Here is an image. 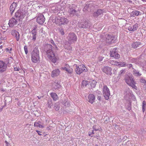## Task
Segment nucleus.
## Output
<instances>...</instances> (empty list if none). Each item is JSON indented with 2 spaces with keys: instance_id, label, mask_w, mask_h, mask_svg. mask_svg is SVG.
<instances>
[{
  "instance_id": "nucleus-1",
  "label": "nucleus",
  "mask_w": 146,
  "mask_h": 146,
  "mask_svg": "<svg viewBox=\"0 0 146 146\" xmlns=\"http://www.w3.org/2000/svg\"><path fill=\"white\" fill-rule=\"evenodd\" d=\"M52 47L51 44H46L44 46V49L49 59L53 63H55L57 60V58L52 51Z\"/></svg>"
},
{
  "instance_id": "nucleus-2",
  "label": "nucleus",
  "mask_w": 146,
  "mask_h": 146,
  "mask_svg": "<svg viewBox=\"0 0 146 146\" xmlns=\"http://www.w3.org/2000/svg\"><path fill=\"white\" fill-rule=\"evenodd\" d=\"M26 12L22 10H20L17 11L15 13L16 19L12 18L9 21V25L10 27H12L16 25L17 24V18L18 17L20 19H23L25 16Z\"/></svg>"
},
{
  "instance_id": "nucleus-3",
  "label": "nucleus",
  "mask_w": 146,
  "mask_h": 146,
  "mask_svg": "<svg viewBox=\"0 0 146 146\" xmlns=\"http://www.w3.org/2000/svg\"><path fill=\"white\" fill-rule=\"evenodd\" d=\"M39 59V50L35 48L31 53V60L34 63H38L40 61Z\"/></svg>"
},
{
  "instance_id": "nucleus-4",
  "label": "nucleus",
  "mask_w": 146,
  "mask_h": 146,
  "mask_svg": "<svg viewBox=\"0 0 146 146\" xmlns=\"http://www.w3.org/2000/svg\"><path fill=\"white\" fill-rule=\"evenodd\" d=\"M125 82L129 86H131L133 89L137 90V87L135 86L136 82L134 80L133 76H128L125 79Z\"/></svg>"
},
{
  "instance_id": "nucleus-5",
  "label": "nucleus",
  "mask_w": 146,
  "mask_h": 146,
  "mask_svg": "<svg viewBox=\"0 0 146 146\" xmlns=\"http://www.w3.org/2000/svg\"><path fill=\"white\" fill-rule=\"evenodd\" d=\"M55 20V23L59 25H66L69 21L66 18L64 17H56Z\"/></svg>"
},
{
  "instance_id": "nucleus-6",
  "label": "nucleus",
  "mask_w": 146,
  "mask_h": 146,
  "mask_svg": "<svg viewBox=\"0 0 146 146\" xmlns=\"http://www.w3.org/2000/svg\"><path fill=\"white\" fill-rule=\"evenodd\" d=\"M75 69L76 73L78 74H80L83 72H86L88 71L87 68L83 64H81L79 66H76Z\"/></svg>"
},
{
  "instance_id": "nucleus-7",
  "label": "nucleus",
  "mask_w": 146,
  "mask_h": 146,
  "mask_svg": "<svg viewBox=\"0 0 146 146\" xmlns=\"http://www.w3.org/2000/svg\"><path fill=\"white\" fill-rule=\"evenodd\" d=\"M68 42L70 44L75 43L77 41V36L74 33H70L68 34L67 37Z\"/></svg>"
},
{
  "instance_id": "nucleus-8",
  "label": "nucleus",
  "mask_w": 146,
  "mask_h": 146,
  "mask_svg": "<svg viewBox=\"0 0 146 146\" xmlns=\"http://www.w3.org/2000/svg\"><path fill=\"white\" fill-rule=\"evenodd\" d=\"M103 94L106 100H108L109 99L110 96V92L109 89L106 85H104L103 88Z\"/></svg>"
},
{
  "instance_id": "nucleus-9",
  "label": "nucleus",
  "mask_w": 146,
  "mask_h": 146,
  "mask_svg": "<svg viewBox=\"0 0 146 146\" xmlns=\"http://www.w3.org/2000/svg\"><path fill=\"white\" fill-rule=\"evenodd\" d=\"M114 36L111 34H106L105 36V38L107 43L109 44L113 42V41L114 38Z\"/></svg>"
},
{
  "instance_id": "nucleus-10",
  "label": "nucleus",
  "mask_w": 146,
  "mask_h": 146,
  "mask_svg": "<svg viewBox=\"0 0 146 146\" xmlns=\"http://www.w3.org/2000/svg\"><path fill=\"white\" fill-rule=\"evenodd\" d=\"M100 93V92L97 90L94 93V94H92V100H94L95 97H96L97 99L99 101H100L101 100L102 94Z\"/></svg>"
},
{
  "instance_id": "nucleus-11",
  "label": "nucleus",
  "mask_w": 146,
  "mask_h": 146,
  "mask_svg": "<svg viewBox=\"0 0 146 146\" xmlns=\"http://www.w3.org/2000/svg\"><path fill=\"white\" fill-rule=\"evenodd\" d=\"M117 50V48H116L111 52L110 56L111 57H113L115 59H118L120 57V55L118 53Z\"/></svg>"
},
{
  "instance_id": "nucleus-12",
  "label": "nucleus",
  "mask_w": 146,
  "mask_h": 146,
  "mask_svg": "<svg viewBox=\"0 0 146 146\" xmlns=\"http://www.w3.org/2000/svg\"><path fill=\"white\" fill-rule=\"evenodd\" d=\"M7 68L6 64L2 61H0V73L3 72L5 71Z\"/></svg>"
},
{
  "instance_id": "nucleus-13",
  "label": "nucleus",
  "mask_w": 146,
  "mask_h": 146,
  "mask_svg": "<svg viewBox=\"0 0 146 146\" xmlns=\"http://www.w3.org/2000/svg\"><path fill=\"white\" fill-rule=\"evenodd\" d=\"M112 69L108 66L104 67L103 68V71L108 75H111Z\"/></svg>"
},
{
  "instance_id": "nucleus-14",
  "label": "nucleus",
  "mask_w": 146,
  "mask_h": 146,
  "mask_svg": "<svg viewBox=\"0 0 146 146\" xmlns=\"http://www.w3.org/2000/svg\"><path fill=\"white\" fill-rule=\"evenodd\" d=\"M45 21V18L44 15L42 14H40L37 17V22L40 25H42Z\"/></svg>"
},
{
  "instance_id": "nucleus-15",
  "label": "nucleus",
  "mask_w": 146,
  "mask_h": 146,
  "mask_svg": "<svg viewBox=\"0 0 146 146\" xmlns=\"http://www.w3.org/2000/svg\"><path fill=\"white\" fill-rule=\"evenodd\" d=\"M12 35L15 36V37L16 40L18 41L19 40V33L16 30H12L11 32Z\"/></svg>"
},
{
  "instance_id": "nucleus-16",
  "label": "nucleus",
  "mask_w": 146,
  "mask_h": 146,
  "mask_svg": "<svg viewBox=\"0 0 146 146\" xmlns=\"http://www.w3.org/2000/svg\"><path fill=\"white\" fill-rule=\"evenodd\" d=\"M103 12L102 10L98 9L96 12H94L93 14V16L94 17H97L99 16L102 14Z\"/></svg>"
},
{
  "instance_id": "nucleus-17",
  "label": "nucleus",
  "mask_w": 146,
  "mask_h": 146,
  "mask_svg": "<svg viewBox=\"0 0 146 146\" xmlns=\"http://www.w3.org/2000/svg\"><path fill=\"white\" fill-rule=\"evenodd\" d=\"M17 4L14 2L11 5L10 9L11 12V15H12L14 12V10L17 7Z\"/></svg>"
},
{
  "instance_id": "nucleus-18",
  "label": "nucleus",
  "mask_w": 146,
  "mask_h": 146,
  "mask_svg": "<svg viewBox=\"0 0 146 146\" xmlns=\"http://www.w3.org/2000/svg\"><path fill=\"white\" fill-rule=\"evenodd\" d=\"M63 69L70 74L72 73L73 71V69L69 67V66L67 64H66V66L63 67Z\"/></svg>"
},
{
  "instance_id": "nucleus-19",
  "label": "nucleus",
  "mask_w": 146,
  "mask_h": 146,
  "mask_svg": "<svg viewBox=\"0 0 146 146\" xmlns=\"http://www.w3.org/2000/svg\"><path fill=\"white\" fill-rule=\"evenodd\" d=\"M60 71L58 69H56L52 71L51 76L52 77H54L58 76L60 74Z\"/></svg>"
},
{
  "instance_id": "nucleus-20",
  "label": "nucleus",
  "mask_w": 146,
  "mask_h": 146,
  "mask_svg": "<svg viewBox=\"0 0 146 146\" xmlns=\"http://www.w3.org/2000/svg\"><path fill=\"white\" fill-rule=\"evenodd\" d=\"M143 14L142 12H140L137 10H135L132 11L131 13V15H132L133 17H135V16H138L140 15Z\"/></svg>"
},
{
  "instance_id": "nucleus-21",
  "label": "nucleus",
  "mask_w": 146,
  "mask_h": 146,
  "mask_svg": "<svg viewBox=\"0 0 146 146\" xmlns=\"http://www.w3.org/2000/svg\"><path fill=\"white\" fill-rule=\"evenodd\" d=\"M60 85L56 81H55L52 84V87L53 89L56 90L60 87Z\"/></svg>"
},
{
  "instance_id": "nucleus-22",
  "label": "nucleus",
  "mask_w": 146,
  "mask_h": 146,
  "mask_svg": "<svg viewBox=\"0 0 146 146\" xmlns=\"http://www.w3.org/2000/svg\"><path fill=\"white\" fill-rule=\"evenodd\" d=\"M132 69L133 70V74L134 76L139 77L141 75V74L139 73V71L135 70L133 68H132Z\"/></svg>"
},
{
  "instance_id": "nucleus-23",
  "label": "nucleus",
  "mask_w": 146,
  "mask_h": 146,
  "mask_svg": "<svg viewBox=\"0 0 146 146\" xmlns=\"http://www.w3.org/2000/svg\"><path fill=\"white\" fill-rule=\"evenodd\" d=\"M50 95L53 100L56 101L58 100V97L56 93L54 92L51 93Z\"/></svg>"
},
{
  "instance_id": "nucleus-24",
  "label": "nucleus",
  "mask_w": 146,
  "mask_h": 146,
  "mask_svg": "<svg viewBox=\"0 0 146 146\" xmlns=\"http://www.w3.org/2000/svg\"><path fill=\"white\" fill-rule=\"evenodd\" d=\"M131 91L130 90V89L128 88L125 89L124 92V94L127 96L129 97V96L130 94H131Z\"/></svg>"
},
{
  "instance_id": "nucleus-25",
  "label": "nucleus",
  "mask_w": 146,
  "mask_h": 146,
  "mask_svg": "<svg viewBox=\"0 0 146 146\" xmlns=\"http://www.w3.org/2000/svg\"><path fill=\"white\" fill-rule=\"evenodd\" d=\"M85 24H83V23H79L78 25V27L80 28H86L88 26V23L85 22Z\"/></svg>"
},
{
  "instance_id": "nucleus-26",
  "label": "nucleus",
  "mask_w": 146,
  "mask_h": 146,
  "mask_svg": "<svg viewBox=\"0 0 146 146\" xmlns=\"http://www.w3.org/2000/svg\"><path fill=\"white\" fill-rule=\"evenodd\" d=\"M93 131H92V134L95 133L94 131H97L99 130L100 128V126L98 125H95L93 126Z\"/></svg>"
},
{
  "instance_id": "nucleus-27",
  "label": "nucleus",
  "mask_w": 146,
  "mask_h": 146,
  "mask_svg": "<svg viewBox=\"0 0 146 146\" xmlns=\"http://www.w3.org/2000/svg\"><path fill=\"white\" fill-rule=\"evenodd\" d=\"M77 11L75 10L74 9L72 8L71 7H70L69 9L68 10V12L69 13L72 15H76V12Z\"/></svg>"
},
{
  "instance_id": "nucleus-28",
  "label": "nucleus",
  "mask_w": 146,
  "mask_h": 146,
  "mask_svg": "<svg viewBox=\"0 0 146 146\" xmlns=\"http://www.w3.org/2000/svg\"><path fill=\"white\" fill-rule=\"evenodd\" d=\"M140 45H141L140 42H136L133 43L131 46L133 48H136L139 46Z\"/></svg>"
},
{
  "instance_id": "nucleus-29",
  "label": "nucleus",
  "mask_w": 146,
  "mask_h": 146,
  "mask_svg": "<svg viewBox=\"0 0 146 146\" xmlns=\"http://www.w3.org/2000/svg\"><path fill=\"white\" fill-rule=\"evenodd\" d=\"M118 63V62L116 61L113 60H110L108 62V64H111L112 65L117 66V64Z\"/></svg>"
},
{
  "instance_id": "nucleus-30",
  "label": "nucleus",
  "mask_w": 146,
  "mask_h": 146,
  "mask_svg": "<svg viewBox=\"0 0 146 146\" xmlns=\"http://www.w3.org/2000/svg\"><path fill=\"white\" fill-rule=\"evenodd\" d=\"M34 126L35 127H38L40 128H43L44 126L40 125L38 122H35L34 123Z\"/></svg>"
},
{
  "instance_id": "nucleus-31",
  "label": "nucleus",
  "mask_w": 146,
  "mask_h": 146,
  "mask_svg": "<svg viewBox=\"0 0 146 146\" xmlns=\"http://www.w3.org/2000/svg\"><path fill=\"white\" fill-rule=\"evenodd\" d=\"M62 104L66 106H68L70 105V103L67 102V100L66 99L62 102Z\"/></svg>"
},
{
  "instance_id": "nucleus-32",
  "label": "nucleus",
  "mask_w": 146,
  "mask_h": 146,
  "mask_svg": "<svg viewBox=\"0 0 146 146\" xmlns=\"http://www.w3.org/2000/svg\"><path fill=\"white\" fill-rule=\"evenodd\" d=\"M117 66L122 67H125L126 66V63L124 62H118L117 64Z\"/></svg>"
},
{
  "instance_id": "nucleus-33",
  "label": "nucleus",
  "mask_w": 146,
  "mask_h": 146,
  "mask_svg": "<svg viewBox=\"0 0 146 146\" xmlns=\"http://www.w3.org/2000/svg\"><path fill=\"white\" fill-rule=\"evenodd\" d=\"M126 72L125 69H123L121 70L118 74V76L120 77L122 75Z\"/></svg>"
},
{
  "instance_id": "nucleus-34",
  "label": "nucleus",
  "mask_w": 146,
  "mask_h": 146,
  "mask_svg": "<svg viewBox=\"0 0 146 146\" xmlns=\"http://www.w3.org/2000/svg\"><path fill=\"white\" fill-rule=\"evenodd\" d=\"M90 82L88 81L84 80L82 81V84L83 87L86 86Z\"/></svg>"
},
{
  "instance_id": "nucleus-35",
  "label": "nucleus",
  "mask_w": 146,
  "mask_h": 146,
  "mask_svg": "<svg viewBox=\"0 0 146 146\" xmlns=\"http://www.w3.org/2000/svg\"><path fill=\"white\" fill-rule=\"evenodd\" d=\"M146 102L145 101H143V102L142 105V111L143 112H144L145 110Z\"/></svg>"
},
{
  "instance_id": "nucleus-36",
  "label": "nucleus",
  "mask_w": 146,
  "mask_h": 146,
  "mask_svg": "<svg viewBox=\"0 0 146 146\" xmlns=\"http://www.w3.org/2000/svg\"><path fill=\"white\" fill-rule=\"evenodd\" d=\"M49 42L53 45V46L56 49L58 50V48L52 39H50L49 41Z\"/></svg>"
},
{
  "instance_id": "nucleus-37",
  "label": "nucleus",
  "mask_w": 146,
  "mask_h": 146,
  "mask_svg": "<svg viewBox=\"0 0 146 146\" xmlns=\"http://www.w3.org/2000/svg\"><path fill=\"white\" fill-rule=\"evenodd\" d=\"M138 27V25L137 23H135L133 26V29L134 31L136 30Z\"/></svg>"
},
{
  "instance_id": "nucleus-38",
  "label": "nucleus",
  "mask_w": 146,
  "mask_h": 146,
  "mask_svg": "<svg viewBox=\"0 0 146 146\" xmlns=\"http://www.w3.org/2000/svg\"><path fill=\"white\" fill-rule=\"evenodd\" d=\"M52 105V101L51 100H49L48 101V107L51 108Z\"/></svg>"
},
{
  "instance_id": "nucleus-39",
  "label": "nucleus",
  "mask_w": 146,
  "mask_h": 146,
  "mask_svg": "<svg viewBox=\"0 0 146 146\" xmlns=\"http://www.w3.org/2000/svg\"><path fill=\"white\" fill-rule=\"evenodd\" d=\"M97 83V81L95 80H93L92 81V87L94 88Z\"/></svg>"
},
{
  "instance_id": "nucleus-40",
  "label": "nucleus",
  "mask_w": 146,
  "mask_h": 146,
  "mask_svg": "<svg viewBox=\"0 0 146 146\" xmlns=\"http://www.w3.org/2000/svg\"><path fill=\"white\" fill-rule=\"evenodd\" d=\"M59 32L61 34L63 35L64 34V31L63 29H60Z\"/></svg>"
},
{
  "instance_id": "nucleus-41",
  "label": "nucleus",
  "mask_w": 146,
  "mask_h": 146,
  "mask_svg": "<svg viewBox=\"0 0 146 146\" xmlns=\"http://www.w3.org/2000/svg\"><path fill=\"white\" fill-rule=\"evenodd\" d=\"M140 82L142 83H143L144 84H145L146 83V81L143 78H141L140 79Z\"/></svg>"
},
{
  "instance_id": "nucleus-42",
  "label": "nucleus",
  "mask_w": 146,
  "mask_h": 146,
  "mask_svg": "<svg viewBox=\"0 0 146 146\" xmlns=\"http://www.w3.org/2000/svg\"><path fill=\"white\" fill-rule=\"evenodd\" d=\"M24 50L26 54H27L28 52V50L27 47L26 46H25L24 47Z\"/></svg>"
},
{
  "instance_id": "nucleus-43",
  "label": "nucleus",
  "mask_w": 146,
  "mask_h": 146,
  "mask_svg": "<svg viewBox=\"0 0 146 146\" xmlns=\"http://www.w3.org/2000/svg\"><path fill=\"white\" fill-rule=\"evenodd\" d=\"M126 66H127L129 69H130L131 68H133L132 66V65L131 64H126Z\"/></svg>"
},
{
  "instance_id": "nucleus-44",
  "label": "nucleus",
  "mask_w": 146,
  "mask_h": 146,
  "mask_svg": "<svg viewBox=\"0 0 146 146\" xmlns=\"http://www.w3.org/2000/svg\"><path fill=\"white\" fill-rule=\"evenodd\" d=\"M32 33L33 35H36V32L35 29H34L32 31Z\"/></svg>"
},
{
  "instance_id": "nucleus-45",
  "label": "nucleus",
  "mask_w": 146,
  "mask_h": 146,
  "mask_svg": "<svg viewBox=\"0 0 146 146\" xmlns=\"http://www.w3.org/2000/svg\"><path fill=\"white\" fill-rule=\"evenodd\" d=\"M54 108L56 110L58 111L59 109V107L58 106H55Z\"/></svg>"
},
{
  "instance_id": "nucleus-46",
  "label": "nucleus",
  "mask_w": 146,
  "mask_h": 146,
  "mask_svg": "<svg viewBox=\"0 0 146 146\" xmlns=\"http://www.w3.org/2000/svg\"><path fill=\"white\" fill-rule=\"evenodd\" d=\"M128 29L129 31H134L133 27L131 26H129L128 27Z\"/></svg>"
},
{
  "instance_id": "nucleus-47",
  "label": "nucleus",
  "mask_w": 146,
  "mask_h": 146,
  "mask_svg": "<svg viewBox=\"0 0 146 146\" xmlns=\"http://www.w3.org/2000/svg\"><path fill=\"white\" fill-rule=\"evenodd\" d=\"M88 102H89L90 103L91 102V96L90 94L88 96Z\"/></svg>"
},
{
  "instance_id": "nucleus-48",
  "label": "nucleus",
  "mask_w": 146,
  "mask_h": 146,
  "mask_svg": "<svg viewBox=\"0 0 146 146\" xmlns=\"http://www.w3.org/2000/svg\"><path fill=\"white\" fill-rule=\"evenodd\" d=\"M36 35H33V38L32 40L33 41H35L36 39Z\"/></svg>"
},
{
  "instance_id": "nucleus-49",
  "label": "nucleus",
  "mask_w": 146,
  "mask_h": 146,
  "mask_svg": "<svg viewBox=\"0 0 146 146\" xmlns=\"http://www.w3.org/2000/svg\"><path fill=\"white\" fill-rule=\"evenodd\" d=\"M104 57L102 56H100L99 58V60L100 61H102Z\"/></svg>"
},
{
  "instance_id": "nucleus-50",
  "label": "nucleus",
  "mask_w": 146,
  "mask_h": 146,
  "mask_svg": "<svg viewBox=\"0 0 146 146\" xmlns=\"http://www.w3.org/2000/svg\"><path fill=\"white\" fill-rule=\"evenodd\" d=\"M97 51H95L93 53L94 54L93 56V58H94V57H95L96 56L97 54Z\"/></svg>"
},
{
  "instance_id": "nucleus-51",
  "label": "nucleus",
  "mask_w": 146,
  "mask_h": 146,
  "mask_svg": "<svg viewBox=\"0 0 146 146\" xmlns=\"http://www.w3.org/2000/svg\"><path fill=\"white\" fill-rule=\"evenodd\" d=\"M92 120H93L94 121V123H95V122H96L97 121L96 119L94 117L92 118Z\"/></svg>"
},
{
  "instance_id": "nucleus-52",
  "label": "nucleus",
  "mask_w": 146,
  "mask_h": 146,
  "mask_svg": "<svg viewBox=\"0 0 146 146\" xmlns=\"http://www.w3.org/2000/svg\"><path fill=\"white\" fill-rule=\"evenodd\" d=\"M36 132H37V133H38V134L40 135H42V134H40V133H41V132L39 131H38V130H36Z\"/></svg>"
},
{
  "instance_id": "nucleus-53",
  "label": "nucleus",
  "mask_w": 146,
  "mask_h": 146,
  "mask_svg": "<svg viewBox=\"0 0 146 146\" xmlns=\"http://www.w3.org/2000/svg\"><path fill=\"white\" fill-rule=\"evenodd\" d=\"M14 70L15 71H19V68L17 67H15L14 68Z\"/></svg>"
},
{
  "instance_id": "nucleus-54",
  "label": "nucleus",
  "mask_w": 146,
  "mask_h": 146,
  "mask_svg": "<svg viewBox=\"0 0 146 146\" xmlns=\"http://www.w3.org/2000/svg\"><path fill=\"white\" fill-rule=\"evenodd\" d=\"M127 109L128 110H130L131 109V106H129L127 108Z\"/></svg>"
},
{
  "instance_id": "nucleus-55",
  "label": "nucleus",
  "mask_w": 146,
  "mask_h": 146,
  "mask_svg": "<svg viewBox=\"0 0 146 146\" xmlns=\"http://www.w3.org/2000/svg\"><path fill=\"white\" fill-rule=\"evenodd\" d=\"M113 71L114 72V73L116 74L117 73V70L115 69H113Z\"/></svg>"
},
{
  "instance_id": "nucleus-56",
  "label": "nucleus",
  "mask_w": 146,
  "mask_h": 146,
  "mask_svg": "<svg viewBox=\"0 0 146 146\" xmlns=\"http://www.w3.org/2000/svg\"><path fill=\"white\" fill-rule=\"evenodd\" d=\"M6 51L7 52H8L9 53H11V51H10L9 50V49H8V48H7L6 49Z\"/></svg>"
},
{
  "instance_id": "nucleus-57",
  "label": "nucleus",
  "mask_w": 146,
  "mask_h": 146,
  "mask_svg": "<svg viewBox=\"0 0 146 146\" xmlns=\"http://www.w3.org/2000/svg\"><path fill=\"white\" fill-rule=\"evenodd\" d=\"M127 1L132 3V1L131 0H126Z\"/></svg>"
},
{
  "instance_id": "nucleus-58",
  "label": "nucleus",
  "mask_w": 146,
  "mask_h": 146,
  "mask_svg": "<svg viewBox=\"0 0 146 146\" xmlns=\"http://www.w3.org/2000/svg\"><path fill=\"white\" fill-rule=\"evenodd\" d=\"M5 143H6V145H8L9 144V143H8L7 141H5Z\"/></svg>"
},
{
  "instance_id": "nucleus-59",
  "label": "nucleus",
  "mask_w": 146,
  "mask_h": 146,
  "mask_svg": "<svg viewBox=\"0 0 146 146\" xmlns=\"http://www.w3.org/2000/svg\"><path fill=\"white\" fill-rule=\"evenodd\" d=\"M37 98L39 99H40L41 97H39V96H37Z\"/></svg>"
},
{
  "instance_id": "nucleus-60",
  "label": "nucleus",
  "mask_w": 146,
  "mask_h": 146,
  "mask_svg": "<svg viewBox=\"0 0 146 146\" xmlns=\"http://www.w3.org/2000/svg\"><path fill=\"white\" fill-rule=\"evenodd\" d=\"M9 50L10 51H11L12 50V48H10Z\"/></svg>"
},
{
  "instance_id": "nucleus-61",
  "label": "nucleus",
  "mask_w": 146,
  "mask_h": 146,
  "mask_svg": "<svg viewBox=\"0 0 146 146\" xmlns=\"http://www.w3.org/2000/svg\"><path fill=\"white\" fill-rule=\"evenodd\" d=\"M2 47H3V46L2 45H1L0 46V48L1 49V48H2Z\"/></svg>"
},
{
  "instance_id": "nucleus-62",
  "label": "nucleus",
  "mask_w": 146,
  "mask_h": 146,
  "mask_svg": "<svg viewBox=\"0 0 146 146\" xmlns=\"http://www.w3.org/2000/svg\"><path fill=\"white\" fill-rule=\"evenodd\" d=\"M2 108L0 109V112L2 111Z\"/></svg>"
},
{
  "instance_id": "nucleus-63",
  "label": "nucleus",
  "mask_w": 146,
  "mask_h": 146,
  "mask_svg": "<svg viewBox=\"0 0 146 146\" xmlns=\"http://www.w3.org/2000/svg\"><path fill=\"white\" fill-rule=\"evenodd\" d=\"M95 146H98V145H96Z\"/></svg>"
},
{
  "instance_id": "nucleus-64",
  "label": "nucleus",
  "mask_w": 146,
  "mask_h": 146,
  "mask_svg": "<svg viewBox=\"0 0 146 146\" xmlns=\"http://www.w3.org/2000/svg\"><path fill=\"white\" fill-rule=\"evenodd\" d=\"M89 135L90 136V133L89 134Z\"/></svg>"
}]
</instances>
